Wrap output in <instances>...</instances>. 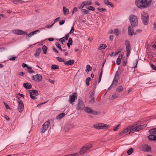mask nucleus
I'll return each mask as SVG.
<instances>
[{"label": "nucleus", "instance_id": "34", "mask_svg": "<svg viewBox=\"0 0 156 156\" xmlns=\"http://www.w3.org/2000/svg\"><path fill=\"white\" fill-rule=\"evenodd\" d=\"M123 89V87L122 86H120L118 87L116 89V90L117 91L120 92L122 91Z\"/></svg>", "mask_w": 156, "mask_h": 156}, {"label": "nucleus", "instance_id": "27", "mask_svg": "<svg viewBox=\"0 0 156 156\" xmlns=\"http://www.w3.org/2000/svg\"><path fill=\"white\" fill-rule=\"evenodd\" d=\"M107 47V45L105 44H101L99 46L98 49L99 50H101L102 49H105Z\"/></svg>", "mask_w": 156, "mask_h": 156}, {"label": "nucleus", "instance_id": "15", "mask_svg": "<svg viewBox=\"0 0 156 156\" xmlns=\"http://www.w3.org/2000/svg\"><path fill=\"white\" fill-rule=\"evenodd\" d=\"M76 93H74L73 94L69 95V101L71 104L74 102L75 98L76 97Z\"/></svg>", "mask_w": 156, "mask_h": 156}, {"label": "nucleus", "instance_id": "32", "mask_svg": "<svg viewBox=\"0 0 156 156\" xmlns=\"http://www.w3.org/2000/svg\"><path fill=\"white\" fill-rule=\"evenodd\" d=\"M41 52V49L40 48H39L37 49L36 50V53L34 54V55L36 56H38Z\"/></svg>", "mask_w": 156, "mask_h": 156}, {"label": "nucleus", "instance_id": "54", "mask_svg": "<svg viewBox=\"0 0 156 156\" xmlns=\"http://www.w3.org/2000/svg\"><path fill=\"white\" fill-rule=\"evenodd\" d=\"M65 22V20H61L60 21L59 23L60 25H62Z\"/></svg>", "mask_w": 156, "mask_h": 156}, {"label": "nucleus", "instance_id": "21", "mask_svg": "<svg viewBox=\"0 0 156 156\" xmlns=\"http://www.w3.org/2000/svg\"><path fill=\"white\" fill-rule=\"evenodd\" d=\"M23 86L26 89H30L32 87V85L29 83H23Z\"/></svg>", "mask_w": 156, "mask_h": 156}, {"label": "nucleus", "instance_id": "39", "mask_svg": "<svg viewBox=\"0 0 156 156\" xmlns=\"http://www.w3.org/2000/svg\"><path fill=\"white\" fill-rule=\"evenodd\" d=\"M91 69V68L90 67V66L89 65H87L86 66V72H88L90 71Z\"/></svg>", "mask_w": 156, "mask_h": 156}, {"label": "nucleus", "instance_id": "48", "mask_svg": "<svg viewBox=\"0 0 156 156\" xmlns=\"http://www.w3.org/2000/svg\"><path fill=\"white\" fill-rule=\"evenodd\" d=\"M73 43V40L72 39L71 37H70L69 39L68 43H69L70 44V45H72Z\"/></svg>", "mask_w": 156, "mask_h": 156}, {"label": "nucleus", "instance_id": "25", "mask_svg": "<svg viewBox=\"0 0 156 156\" xmlns=\"http://www.w3.org/2000/svg\"><path fill=\"white\" fill-rule=\"evenodd\" d=\"M84 110L86 112L91 114L92 109L88 107H86L84 108Z\"/></svg>", "mask_w": 156, "mask_h": 156}, {"label": "nucleus", "instance_id": "37", "mask_svg": "<svg viewBox=\"0 0 156 156\" xmlns=\"http://www.w3.org/2000/svg\"><path fill=\"white\" fill-rule=\"evenodd\" d=\"M51 68L52 69H57L59 68V67L56 65H53L51 66Z\"/></svg>", "mask_w": 156, "mask_h": 156}, {"label": "nucleus", "instance_id": "55", "mask_svg": "<svg viewBox=\"0 0 156 156\" xmlns=\"http://www.w3.org/2000/svg\"><path fill=\"white\" fill-rule=\"evenodd\" d=\"M53 50L56 53H58V50H57L54 47H52Z\"/></svg>", "mask_w": 156, "mask_h": 156}, {"label": "nucleus", "instance_id": "16", "mask_svg": "<svg viewBox=\"0 0 156 156\" xmlns=\"http://www.w3.org/2000/svg\"><path fill=\"white\" fill-rule=\"evenodd\" d=\"M142 150L144 151H149L151 150V148L147 144H144L142 146Z\"/></svg>", "mask_w": 156, "mask_h": 156}, {"label": "nucleus", "instance_id": "2", "mask_svg": "<svg viewBox=\"0 0 156 156\" xmlns=\"http://www.w3.org/2000/svg\"><path fill=\"white\" fill-rule=\"evenodd\" d=\"M152 0H136L135 4L139 8L141 9L147 8L151 4Z\"/></svg>", "mask_w": 156, "mask_h": 156}, {"label": "nucleus", "instance_id": "18", "mask_svg": "<svg viewBox=\"0 0 156 156\" xmlns=\"http://www.w3.org/2000/svg\"><path fill=\"white\" fill-rule=\"evenodd\" d=\"M128 30L129 35L132 36L134 34V30L133 27L129 26Z\"/></svg>", "mask_w": 156, "mask_h": 156}, {"label": "nucleus", "instance_id": "10", "mask_svg": "<svg viewBox=\"0 0 156 156\" xmlns=\"http://www.w3.org/2000/svg\"><path fill=\"white\" fill-rule=\"evenodd\" d=\"M85 106L83 102L81 100L79 99L78 100V103L76 108L78 110H82L84 108Z\"/></svg>", "mask_w": 156, "mask_h": 156}, {"label": "nucleus", "instance_id": "11", "mask_svg": "<svg viewBox=\"0 0 156 156\" xmlns=\"http://www.w3.org/2000/svg\"><path fill=\"white\" fill-rule=\"evenodd\" d=\"M125 45L126 46V49L127 51V56H129L130 54V45L129 42L127 40L125 41Z\"/></svg>", "mask_w": 156, "mask_h": 156}, {"label": "nucleus", "instance_id": "17", "mask_svg": "<svg viewBox=\"0 0 156 156\" xmlns=\"http://www.w3.org/2000/svg\"><path fill=\"white\" fill-rule=\"evenodd\" d=\"M119 96V94L118 93H116L114 94L112 96H110L108 98V99L110 100H112L114 99H115L118 98Z\"/></svg>", "mask_w": 156, "mask_h": 156}, {"label": "nucleus", "instance_id": "46", "mask_svg": "<svg viewBox=\"0 0 156 156\" xmlns=\"http://www.w3.org/2000/svg\"><path fill=\"white\" fill-rule=\"evenodd\" d=\"M77 11V8L76 7H74L73 10V11H72V14H74L75 12H76Z\"/></svg>", "mask_w": 156, "mask_h": 156}, {"label": "nucleus", "instance_id": "47", "mask_svg": "<svg viewBox=\"0 0 156 156\" xmlns=\"http://www.w3.org/2000/svg\"><path fill=\"white\" fill-rule=\"evenodd\" d=\"M31 67H30V69H28V73L30 74L34 72V71L31 69Z\"/></svg>", "mask_w": 156, "mask_h": 156}, {"label": "nucleus", "instance_id": "43", "mask_svg": "<svg viewBox=\"0 0 156 156\" xmlns=\"http://www.w3.org/2000/svg\"><path fill=\"white\" fill-rule=\"evenodd\" d=\"M55 45L58 47L60 50H62V48L61 47V45L58 43L56 42L55 43Z\"/></svg>", "mask_w": 156, "mask_h": 156}, {"label": "nucleus", "instance_id": "35", "mask_svg": "<svg viewBox=\"0 0 156 156\" xmlns=\"http://www.w3.org/2000/svg\"><path fill=\"white\" fill-rule=\"evenodd\" d=\"M86 8L87 9L93 11H94L95 10V8L94 7L90 6H87L86 7Z\"/></svg>", "mask_w": 156, "mask_h": 156}, {"label": "nucleus", "instance_id": "29", "mask_svg": "<svg viewBox=\"0 0 156 156\" xmlns=\"http://www.w3.org/2000/svg\"><path fill=\"white\" fill-rule=\"evenodd\" d=\"M150 134H152L153 135L156 134V128H154L149 131Z\"/></svg>", "mask_w": 156, "mask_h": 156}, {"label": "nucleus", "instance_id": "4", "mask_svg": "<svg viewBox=\"0 0 156 156\" xmlns=\"http://www.w3.org/2000/svg\"><path fill=\"white\" fill-rule=\"evenodd\" d=\"M94 127L97 129H107L110 126L108 125L103 123H98L94 125Z\"/></svg>", "mask_w": 156, "mask_h": 156}, {"label": "nucleus", "instance_id": "3", "mask_svg": "<svg viewBox=\"0 0 156 156\" xmlns=\"http://www.w3.org/2000/svg\"><path fill=\"white\" fill-rule=\"evenodd\" d=\"M129 19L131 25L133 27H135L137 25L138 20L136 16L133 14H131L129 16Z\"/></svg>", "mask_w": 156, "mask_h": 156}, {"label": "nucleus", "instance_id": "62", "mask_svg": "<svg viewBox=\"0 0 156 156\" xmlns=\"http://www.w3.org/2000/svg\"><path fill=\"white\" fill-rule=\"evenodd\" d=\"M60 19V17H58L56 19H55L54 20L55 22H56L58 21Z\"/></svg>", "mask_w": 156, "mask_h": 156}, {"label": "nucleus", "instance_id": "8", "mask_svg": "<svg viewBox=\"0 0 156 156\" xmlns=\"http://www.w3.org/2000/svg\"><path fill=\"white\" fill-rule=\"evenodd\" d=\"M117 72H116L115 74V76L114 79L113 80L111 86L108 88V90H109L111 87H115L117 85L118 80L119 78V76L117 73Z\"/></svg>", "mask_w": 156, "mask_h": 156}, {"label": "nucleus", "instance_id": "20", "mask_svg": "<svg viewBox=\"0 0 156 156\" xmlns=\"http://www.w3.org/2000/svg\"><path fill=\"white\" fill-rule=\"evenodd\" d=\"M74 62V61L73 59L68 60L64 62V64L66 66H69L73 64Z\"/></svg>", "mask_w": 156, "mask_h": 156}, {"label": "nucleus", "instance_id": "61", "mask_svg": "<svg viewBox=\"0 0 156 156\" xmlns=\"http://www.w3.org/2000/svg\"><path fill=\"white\" fill-rule=\"evenodd\" d=\"M33 35H34L33 33V32H30V34H28V36L29 37H30Z\"/></svg>", "mask_w": 156, "mask_h": 156}, {"label": "nucleus", "instance_id": "40", "mask_svg": "<svg viewBox=\"0 0 156 156\" xmlns=\"http://www.w3.org/2000/svg\"><path fill=\"white\" fill-rule=\"evenodd\" d=\"M81 11L85 14H87L89 13V12L85 9H82Z\"/></svg>", "mask_w": 156, "mask_h": 156}, {"label": "nucleus", "instance_id": "49", "mask_svg": "<svg viewBox=\"0 0 156 156\" xmlns=\"http://www.w3.org/2000/svg\"><path fill=\"white\" fill-rule=\"evenodd\" d=\"M98 10L100 12H102L104 11H106V9H105L101 8H99L98 9Z\"/></svg>", "mask_w": 156, "mask_h": 156}, {"label": "nucleus", "instance_id": "63", "mask_svg": "<svg viewBox=\"0 0 156 156\" xmlns=\"http://www.w3.org/2000/svg\"><path fill=\"white\" fill-rule=\"evenodd\" d=\"M48 81L50 82L52 84H54V83H55V82H54V80H50V79H49L48 80Z\"/></svg>", "mask_w": 156, "mask_h": 156}, {"label": "nucleus", "instance_id": "60", "mask_svg": "<svg viewBox=\"0 0 156 156\" xmlns=\"http://www.w3.org/2000/svg\"><path fill=\"white\" fill-rule=\"evenodd\" d=\"M101 73H100L99 78V79H101L102 75V72H103L102 69H101Z\"/></svg>", "mask_w": 156, "mask_h": 156}, {"label": "nucleus", "instance_id": "64", "mask_svg": "<svg viewBox=\"0 0 156 156\" xmlns=\"http://www.w3.org/2000/svg\"><path fill=\"white\" fill-rule=\"evenodd\" d=\"M154 28L155 29H156V22H154L153 24Z\"/></svg>", "mask_w": 156, "mask_h": 156}, {"label": "nucleus", "instance_id": "51", "mask_svg": "<svg viewBox=\"0 0 156 156\" xmlns=\"http://www.w3.org/2000/svg\"><path fill=\"white\" fill-rule=\"evenodd\" d=\"M95 99L94 97H92L90 100V102L91 103H94V102Z\"/></svg>", "mask_w": 156, "mask_h": 156}, {"label": "nucleus", "instance_id": "23", "mask_svg": "<svg viewBox=\"0 0 156 156\" xmlns=\"http://www.w3.org/2000/svg\"><path fill=\"white\" fill-rule=\"evenodd\" d=\"M65 115V114L64 113H62L58 115H57L56 117V119H61L63 118Z\"/></svg>", "mask_w": 156, "mask_h": 156}, {"label": "nucleus", "instance_id": "7", "mask_svg": "<svg viewBox=\"0 0 156 156\" xmlns=\"http://www.w3.org/2000/svg\"><path fill=\"white\" fill-rule=\"evenodd\" d=\"M50 124V122L49 121H46L42 126L40 129L41 132V133H44L49 127Z\"/></svg>", "mask_w": 156, "mask_h": 156}, {"label": "nucleus", "instance_id": "33", "mask_svg": "<svg viewBox=\"0 0 156 156\" xmlns=\"http://www.w3.org/2000/svg\"><path fill=\"white\" fill-rule=\"evenodd\" d=\"M42 49L44 52V53L45 54L47 53L48 48L45 45H44L42 47Z\"/></svg>", "mask_w": 156, "mask_h": 156}, {"label": "nucleus", "instance_id": "57", "mask_svg": "<svg viewBox=\"0 0 156 156\" xmlns=\"http://www.w3.org/2000/svg\"><path fill=\"white\" fill-rule=\"evenodd\" d=\"M95 93V91L94 90H93L91 93V94L90 96V97H92L94 95Z\"/></svg>", "mask_w": 156, "mask_h": 156}, {"label": "nucleus", "instance_id": "56", "mask_svg": "<svg viewBox=\"0 0 156 156\" xmlns=\"http://www.w3.org/2000/svg\"><path fill=\"white\" fill-rule=\"evenodd\" d=\"M16 57H13L12 58H9V60L10 61H14L16 60Z\"/></svg>", "mask_w": 156, "mask_h": 156}, {"label": "nucleus", "instance_id": "13", "mask_svg": "<svg viewBox=\"0 0 156 156\" xmlns=\"http://www.w3.org/2000/svg\"><path fill=\"white\" fill-rule=\"evenodd\" d=\"M18 110L19 112L21 113L24 109V105L22 101L21 100H19L18 101Z\"/></svg>", "mask_w": 156, "mask_h": 156}, {"label": "nucleus", "instance_id": "58", "mask_svg": "<svg viewBox=\"0 0 156 156\" xmlns=\"http://www.w3.org/2000/svg\"><path fill=\"white\" fill-rule=\"evenodd\" d=\"M151 66L153 69L155 70L156 69L155 68H156V67L154 65H153L152 64H151Z\"/></svg>", "mask_w": 156, "mask_h": 156}, {"label": "nucleus", "instance_id": "9", "mask_svg": "<svg viewBox=\"0 0 156 156\" xmlns=\"http://www.w3.org/2000/svg\"><path fill=\"white\" fill-rule=\"evenodd\" d=\"M28 92L30 94V96L31 98L33 100H35L37 98L35 96L33 95L38 96L39 94L37 91L35 90H29Z\"/></svg>", "mask_w": 156, "mask_h": 156}, {"label": "nucleus", "instance_id": "50", "mask_svg": "<svg viewBox=\"0 0 156 156\" xmlns=\"http://www.w3.org/2000/svg\"><path fill=\"white\" fill-rule=\"evenodd\" d=\"M84 6H85V5L84 4V3L83 2L81 5L79 6L78 8L80 9L83 8Z\"/></svg>", "mask_w": 156, "mask_h": 156}, {"label": "nucleus", "instance_id": "36", "mask_svg": "<svg viewBox=\"0 0 156 156\" xmlns=\"http://www.w3.org/2000/svg\"><path fill=\"white\" fill-rule=\"evenodd\" d=\"M133 149L132 148H130L127 151V153L128 155H130L133 153Z\"/></svg>", "mask_w": 156, "mask_h": 156}, {"label": "nucleus", "instance_id": "1", "mask_svg": "<svg viewBox=\"0 0 156 156\" xmlns=\"http://www.w3.org/2000/svg\"><path fill=\"white\" fill-rule=\"evenodd\" d=\"M146 126V125H143L138 126H135L134 125L131 126H129L123 130L119 133V136H124L129 130H130V131L128 133V134H130L131 133H133L135 132H138L145 128Z\"/></svg>", "mask_w": 156, "mask_h": 156}, {"label": "nucleus", "instance_id": "19", "mask_svg": "<svg viewBox=\"0 0 156 156\" xmlns=\"http://www.w3.org/2000/svg\"><path fill=\"white\" fill-rule=\"evenodd\" d=\"M69 37V34H67L66 35V36L62 38H60L59 39V41L62 43L63 44V43L65 42L66 41H67Z\"/></svg>", "mask_w": 156, "mask_h": 156}, {"label": "nucleus", "instance_id": "14", "mask_svg": "<svg viewBox=\"0 0 156 156\" xmlns=\"http://www.w3.org/2000/svg\"><path fill=\"white\" fill-rule=\"evenodd\" d=\"M12 32L17 35L27 34V32H25L20 30H15L12 31Z\"/></svg>", "mask_w": 156, "mask_h": 156}, {"label": "nucleus", "instance_id": "41", "mask_svg": "<svg viewBox=\"0 0 156 156\" xmlns=\"http://www.w3.org/2000/svg\"><path fill=\"white\" fill-rule=\"evenodd\" d=\"M114 33L115 34V35L117 36H118L119 33V30L117 29H115L114 30Z\"/></svg>", "mask_w": 156, "mask_h": 156}, {"label": "nucleus", "instance_id": "28", "mask_svg": "<svg viewBox=\"0 0 156 156\" xmlns=\"http://www.w3.org/2000/svg\"><path fill=\"white\" fill-rule=\"evenodd\" d=\"M63 11L64 15H68L69 13V9H67L66 7H63Z\"/></svg>", "mask_w": 156, "mask_h": 156}, {"label": "nucleus", "instance_id": "42", "mask_svg": "<svg viewBox=\"0 0 156 156\" xmlns=\"http://www.w3.org/2000/svg\"><path fill=\"white\" fill-rule=\"evenodd\" d=\"M91 80V78L90 77H88L87 78L86 80V85H87V86H89V81H90Z\"/></svg>", "mask_w": 156, "mask_h": 156}, {"label": "nucleus", "instance_id": "6", "mask_svg": "<svg viewBox=\"0 0 156 156\" xmlns=\"http://www.w3.org/2000/svg\"><path fill=\"white\" fill-rule=\"evenodd\" d=\"M141 19L143 23L145 25H147L148 23V15L147 13L144 12L141 13Z\"/></svg>", "mask_w": 156, "mask_h": 156}, {"label": "nucleus", "instance_id": "45", "mask_svg": "<svg viewBox=\"0 0 156 156\" xmlns=\"http://www.w3.org/2000/svg\"><path fill=\"white\" fill-rule=\"evenodd\" d=\"M22 66L23 68H25V67H26L28 69H30V67H29L26 64L24 63H23L22 64Z\"/></svg>", "mask_w": 156, "mask_h": 156}, {"label": "nucleus", "instance_id": "26", "mask_svg": "<svg viewBox=\"0 0 156 156\" xmlns=\"http://www.w3.org/2000/svg\"><path fill=\"white\" fill-rule=\"evenodd\" d=\"M148 138L150 140H156V136L153 135H150L148 136Z\"/></svg>", "mask_w": 156, "mask_h": 156}, {"label": "nucleus", "instance_id": "52", "mask_svg": "<svg viewBox=\"0 0 156 156\" xmlns=\"http://www.w3.org/2000/svg\"><path fill=\"white\" fill-rule=\"evenodd\" d=\"M4 104L5 105V107L6 108V109H10V108L9 107V106L6 103L4 102Z\"/></svg>", "mask_w": 156, "mask_h": 156}, {"label": "nucleus", "instance_id": "53", "mask_svg": "<svg viewBox=\"0 0 156 156\" xmlns=\"http://www.w3.org/2000/svg\"><path fill=\"white\" fill-rule=\"evenodd\" d=\"M74 30V28L73 27H72V28H71V30L69 32V33L70 34L73 33V32Z\"/></svg>", "mask_w": 156, "mask_h": 156}, {"label": "nucleus", "instance_id": "30", "mask_svg": "<svg viewBox=\"0 0 156 156\" xmlns=\"http://www.w3.org/2000/svg\"><path fill=\"white\" fill-rule=\"evenodd\" d=\"M104 2L105 4L108 5H109L111 7H113V5L108 0H104Z\"/></svg>", "mask_w": 156, "mask_h": 156}, {"label": "nucleus", "instance_id": "12", "mask_svg": "<svg viewBox=\"0 0 156 156\" xmlns=\"http://www.w3.org/2000/svg\"><path fill=\"white\" fill-rule=\"evenodd\" d=\"M32 79L36 82H39L42 80V76L40 74H37L36 75L32 76Z\"/></svg>", "mask_w": 156, "mask_h": 156}, {"label": "nucleus", "instance_id": "31", "mask_svg": "<svg viewBox=\"0 0 156 156\" xmlns=\"http://www.w3.org/2000/svg\"><path fill=\"white\" fill-rule=\"evenodd\" d=\"M84 4L85 5V6H87L88 5H92V3L91 1L88 0L86 1L83 2Z\"/></svg>", "mask_w": 156, "mask_h": 156}, {"label": "nucleus", "instance_id": "38", "mask_svg": "<svg viewBox=\"0 0 156 156\" xmlns=\"http://www.w3.org/2000/svg\"><path fill=\"white\" fill-rule=\"evenodd\" d=\"M57 60L59 62H64L65 60L63 58H60L59 57H57L56 58Z\"/></svg>", "mask_w": 156, "mask_h": 156}, {"label": "nucleus", "instance_id": "44", "mask_svg": "<svg viewBox=\"0 0 156 156\" xmlns=\"http://www.w3.org/2000/svg\"><path fill=\"white\" fill-rule=\"evenodd\" d=\"M100 113V112H97L96 111H94L92 110V112L91 113L93 115H97L98 114H99Z\"/></svg>", "mask_w": 156, "mask_h": 156}, {"label": "nucleus", "instance_id": "24", "mask_svg": "<svg viewBox=\"0 0 156 156\" xmlns=\"http://www.w3.org/2000/svg\"><path fill=\"white\" fill-rule=\"evenodd\" d=\"M11 1L13 3L16 4H18V3L22 4L24 2L23 1L20 0H11Z\"/></svg>", "mask_w": 156, "mask_h": 156}, {"label": "nucleus", "instance_id": "5", "mask_svg": "<svg viewBox=\"0 0 156 156\" xmlns=\"http://www.w3.org/2000/svg\"><path fill=\"white\" fill-rule=\"evenodd\" d=\"M92 147V145L91 144H88L85 145L81 149L79 152V154L81 155L85 154Z\"/></svg>", "mask_w": 156, "mask_h": 156}, {"label": "nucleus", "instance_id": "59", "mask_svg": "<svg viewBox=\"0 0 156 156\" xmlns=\"http://www.w3.org/2000/svg\"><path fill=\"white\" fill-rule=\"evenodd\" d=\"M54 23H53V24H52L51 25H47L45 27V28H49L50 27L52 26L54 24Z\"/></svg>", "mask_w": 156, "mask_h": 156}, {"label": "nucleus", "instance_id": "22", "mask_svg": "<svg viewBox=\"0 0 156 156\" xmlns=\"http://www.w3.org/2000/svg\"><path fill=\"white\" fill-rule=\"evenodd\" d=\"M123 55L122 54L119 55L118 58L116 60V64L117 65H119L120 63L121 59L123 56Z\"/></svg>", "mask_w": 156, "mask_h": 156}]
</instances>
